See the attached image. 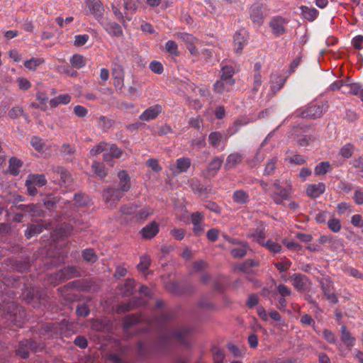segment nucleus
Wrapping results in <instances>:
<instances>
[{
	"label": "nucleus",
	"instance_id": "57",
	"mask_svg": "<svg viewBox=\"0 0 363 363\" xmlns=\"http://www.w3.org/2000/svg\"><path fill=\"white\" fill-rule=\"evenodd\" d=\"M175 36L184 41L186 45L196 41V38L191 34L187 33H177Z\"/></svg>",
	"mask_w": 363,
	"mask_h": 363
},
{
	"label": "nucleus",
	"instance_id": "61",
	"mask_svg": "<svg viewBox=\"0 0 363 363\" xmlns=\"http://www.w3.org/2000/svg\"><path fill=\"white\" fill-rule=\"evenodd\" d=\"M153 213V209L150 208H143L136 213L138 220H145L149 216Z\"/></svg>",
	"mask_w": 363,
	"mask_h": 363
},
{
	"label": "nucleus",
	"instance_id": "64",
	"mask_svg": "<svg viewBox=\"0 0 363 363\" xmlns=\"http://www.w3.org/2000/svg\"><path fill=\"white\" fill-rule=\"evenodd\" d=\"M225 355L223 352L218 348L213 350V362L214 363H223Z\"/></svg>",
	"mask_w": 363,
	"mask_h": 363
},
{
	"label": "nucleus",
	"instance_id": "46",
	"mask_svg": "<svg viewBox=\"0 0 363 363\" xmlns=\"http://www.w3.org/2000/svg\"><path fill=\"white\" fill-rule=\"evenodd\" d=\"M257 266H258L257 262H256L253 259H249L245 260L242 264H239L237 267V268L242 272L249 273L250 268L257 267Z\"/></svg>",
	"mask_w": 363,
	"mask_h": 363
},
{
	"label": "nucleus",
	"instance_id": "32",
	"mask_svg": "<svg viewBox=\"0 0 363 363\" xmlns=\"http://www.w3.org/2000/svg\"><path fill=\"white\" fill-rule=\"evenodd\" d=\"M112 75L117 84L123 83L124 78V70L121 65L114 63L112 66Z\"/></svg>",
	"mask_w": 363,
	"mask_h": 363
},
{
	"label": "nucleus",
	"instance_id": "21",
	"mask_svg": "<svg viewBox=\"0 0 363 363\" xmlns=\"http://www.w3.org/2000/svg\"><path fill=\"white\" fill-rule=\"evenodd\" d=\"M121 153V150L115 144H108L104 153V160L109 162L114 158H119Z\"/></svg>",
	"mask_w": 363,
	"mask_h": 363
},
{
	"label": "nucleus",
	"instance_id": "47",
	"mask_svg": "<svg viewBox=\"0 0 363 363\" xmlns=\"http://www.w3.org/2000/svg\"><path fill=\"white\" fill-rule=\"evenodd\" d=\"M28 180L38 186H43L47 182L43 174H30L28 176Z\"/></svg>",
	"mask_w": 363,
	"mask_h": 363
},
{
	"label": "nucleus",
	"instance_id": "31",
	"mask_svg": "<svg viewBox=\"0 0 363 363\" xmlns=\"http://www.w3.org/2000/svg\"><path fill=\"white\" fill-rule=\"evenodd\" d=\"M71 101V96L69 94H60L50 101L51 107L55 108L59 105L68 104Z\"/></svg>",
	"mask_w": 363,
	"mask_h": 363
},
{
	"label": "nucleus",
	"instance_id": "9",
	"mask_svg": "<svg viewBox=\"0 0 363 363\" xmlns=\"http://www.w3.org/2000/svg\"><path fill=\"white\" fill-rule=\"evenodd\" d=\"M53 182L59 185L69 186L72 182L71 175L68 171L62 167H56L52 169Z\"/></svg>",
	"mask_w": 363,
	"mask_h": 363
},
{
	"label": "nucleus",
	"instance_id": "13",
	"mask_svg": "<svg viewBox=\"0 0 363 363\" xmlns=\"http://www.w3.org/2000/svg\"><path fill=\"white\" fill-rule=\"evenodd\" d=\"M223 163V157H215L212 159V160L208 164L206 169L203 171V174L204 177L206 178H211L215 177L219 169L222 164Z\"/></svg>",
	"mask_w": 363,
	"mask_h": 363
},
{
	"label": "nucleus",
	"instance_id": "51",
	"mask_svg": "<svg viewBox=\"0 0 363 363\" xmlns=\"http://www.w3.org/2000/svg\"><path fill=\"white\" fill-rule=\"evenodd\" d=\"M291 264L289 259L284 257L281 262L274 263V266L279 272H284L290 268Z\"/></svg>",
	"mask_w": 363,
	"mask_h": 363
},
{
	"label": "nucleus",
	"instance_id": "2",
	"mask_svg": "<svg viewBox=\"0 0 363 363\" xmlns=\"http://www.w3.org/2000/svg\"><path fill=\"white\" fill-rule=\"evenodd\" d=\"M0 308V315H2L4 323L7 325H16L21 327L23 321L24 311L18 306L14 302H10L4 304Z\"/></svg>",
	"mask_w": 363,
	"mask_h": 363
},
{
	"label": "nucleus",
	"instance_id": "60",
	"mask_svg": "<svg viewBox=\"0 0 363 363\" xmlns=\"http://www.w3.org/2000/svg\"><path fill=\"white\" fill-rule=\"evenodd\" d=\"M74 200L75 203L79 206H86L89 201V197L81 193L75 194Z\"/></svg>",
	"mask_w": 363,
	"mask_h": 363
},
{
	"label": "nucleus",
	"instance_id": "40",
	"mask_svg": "<svg viewBox=\"0 0 363 363\" xmlns=\"http://www.w3.org/2000/svg\"><path fill=\"white\" fill-rule=\"evenodd\" d=\"M44 60L40 57H33L24 62V66L26 69L35 71L38 66L44 63Z\"/></svg>",
	"mask_w": 363,
	"mask_h": 363
},
{
	"label": "nucleus",
	"instance_id": "39",
	"mask_svg": "<svg viewBox=\"0 0 363 363\" xmlns=\"http://www.w3.org/2000/svg\"><path fill=\"white\" fill-rule=\"evenodd\" d=\"M235 74L234 68L230 65H223L221 67L220 78L227 81H235L233 76Z\"/></svg>",
	"mask_w": 363,
	"mask_h": 363
},
{
	"label": "nucleus",
	"instance_id": "54",
	"mask_svg": "<svg viewBox=\"0 0 363 363\" xmlns=\"http://www.w3.org/2000/svg\"><path fill=\"white\" fill-rule=\"evenodd\" d=\"M140 321V318L133 315H128L125 317L123 321V328L125 330H128L131 326L138 323Z\"/></svg>",
	"mask_w": 363,
	"mask_h": 363
},
{
	"label": "nucleus",
	"instance_id": "22",
	"mask_svg": "<svg viewBox=\"0 0 363 363\" xmlns=\"http://www.w3.org/2000/svg\"><path fill=\"white\" fill-rule=\"evenodd\" d=\"M234 84L235 81H227L220 78V79L213 84V90L218 94H223L225 91H230Z\"/></svg>",
	"mask_w": 363,
	"mask_h": 363
},
{
	"label": "nucleus",
	"instance_id": "17",
	"mask_svg": "<svg viewBox=\"0 0 363 363\" xmlns=\"http://www.w3.org/2000/svg\"><path fill=\"white\" fill-rule=\"evenodd\" d=\"M291 281L294 287L298 291L306 290L309 284L308 278L301 274H294L291 277Z\"/></svg>",
	"mask_w": 363,
	"mask_h": 363
},
{
	"label": "nucleus",
	"instance_id": "30",
	"mask_svg": "<svg viewBox=\"0 0 363 363\" xmlns=\"http://www.w3.org/2000/svg\"><path fill=\"white\" fill-rule=\"evenodd\" d=\"M145 304V301H128L126 303H121L117 307V312L118 313H125L127 311H129L132 310L134 307L140 306Z\"/></svg>",
	"mask_w": 363,
	"mask_h": 363
},
{
	"label": "nucleus",
	"instance_id": "3",
	"mask_svg": "<svg viewBox=\"0 0 363 363\" xmlns=\"http://www.w3.org/2000/svg\"><path fill=\"white\" fill-rule=\"evenodd\" d=\"M291 135L301 147L310 145L316 140L318 136L315 130L309 125L294 127Z\"/></svg>",
	"mask_w": 363,
	"mask_h": 363
},
{
	"label": "nucleus",
	"instance_id": "29",
	"mask_svg": "<svg viewBox=\"0 0 363 363\" xmlns=\"http://www.w3.org/2000/svg\"><path fill=\"white\" fill-rule=\"evenodd\" d=\"M300 9L303 18L309 21H314L319 13L315 8H310L306 6H301Z\"/></svg>",
	"mask_w": 363,
	"mask_h": 363
},
{
	"label": "nucleus",
	"instance_id": "11",
	"mask_svg": "<svg viewBox=\"0 0 363 363\" xmlns=\"http://www.w3.org/2000/svg\"><path fill=\"white\" fill-rule=\"evenodd\" d=\"M86 7L99 22L103 18L104 8L100 0H86Z\"/></svg>",
	"mask_w": 363,
	"mask_h": 363
},
{
	"label": "nucleus",
	"instance_id": "49",
	"mask_svg": "<svg viewBox=\"0 0 363 363\" xmlns=\"http://www.w3.org/2000/svg\"><path fill=\"white\" fill-rule=\"evenodd\" d=\"M82 257L85 261L91 263H94L98 259V257L93 249L83 250Z\"/></svg>",
	"mask_w": 363,
	"mask_h": 363
},
{
	"label": "nucleus",
	"instance_id": "20",
	"mask_svg": "<svg viewBox=\"0 0 363 363\" xmlns=\"http://www.w3.org/2000/svg\"><path fill=\"white\" fill-rule=\"evenodd\" d=\"M247 237L252 238L253 241L262 246L265 242L266 232L264 228H257L250 230L247 234Z\"/></svg>",
	"mask_w": 363,
	"mask_h": 363
},
{
	"label": "nucleus",
	"instance_id": "43",
	"mask_svg": "<svg viewBox=\"0 0 363 363\" xmlns=\"http://www.w3.org/2000/svg\"><path fill=\"white\" fill-rule=\"evenodd\" d=\"M72 66L76 69H80L86 65V60L81 55H74L70 59Z\"/></svg>",
	"mask_w": 363,
	"mask_h": 363
},
{
	"label": "nucleus",
	"instance_id": "1",
	"mask_svg": "<svg viewBox=\"0 0 363 363\" xmlns=\"http://www.w3.org/2000/svg\"><path fill=\"white\" fill-rule=\"evenodd\" d=\"M169 318L170 315L162 311L160 315L154 319L153 324L157 325L163 330L160 344L164 347L171 342H175L186 347L189 346L191 328L182 326L170 330L165 325L166 322Z\"/></svg>",
	"mask_w": 363,
	"mask_h": 363
},
{
	"label": "nucleus",
	"instance_id": "45",
	"mask_svg": "<svg viewBox=\"0 0 363 363\" xmlns=\"http://www.w3.org/2000/svg\"><path fill=\"white\" fill-rule=\"evenodd\" d=\"M43 230V226L40 224H33L29 226L25 233V235L28 239L40 233Z\"/></svg>",
	"mask_w": 363,
	"mask_h": 363
},
{
	"label": "nucleus",
	"instance_id": "24",
	"mask_svg": "<svg viewBox=\"0 0 363 363\" xmlns=\"http://www.w3.org/2000/svg\"><path fill=\"white\" fill-rule=\"evenodd\" d=\"M263 6L260 3H255L252 5L250 9V18L253 22L261 23L263 19Z\"/></svg>",
	"mask_w": 363,
	"mask_h": 363
},
{
	"label": "nucleus",
	"instance_id": "63",
	"mask_svg": "<svg viewBox=\"0 0 363 363\" xmlns=\"http://www.w3.org/2000/svg\"><path fill=\"white\" fill-rule=\"evenodd\" d=\"M353 200L357 205L363 204V190L360 187L354 189Z\"/></svg>",
	"mask_w": 363,
	"mask_h": 363
},
{
	"label": "nucleus",
	"instance_id": "27",
	"mask_svg": "<svg viewBox=\"0 0 363 363\" xmlns=\"http://www.w3.org/2000/svg\"><path fill=\"white\" fill-rule=\"evenodd\" d=\"M242 155L238 152L230 154L225 163V169L227 170L235 168L242 160Z\"/></svg>",
	"mask_w": 363,
	"mask_h": 363
},
{
	"label": "nucleus",
	"instance_id": "35",
	"mask_svg": "<svg viewBox=\"0 0 363 363\" xmlns=\"http://www.w3.org/2000/svg\"><path fill=\"white\" fill-rule=\"evenodd\" d=\"M22 166L21 160L16 157H11L9 160V172L11 174L16 176L20 172V168Z\"/></svg>",
	"mask_w": 363,
	"mask_h": 363
},
{
	"label": "nucleus",
	"instance_id": "50",
	"mask_svg": "<svg viewBox=\"0 0 363 363\" xmlns=\"http://www.w3.org/2000/svg\"><path fill=\"white\" fill-rule=\"evenodd\" d=\"M165 50L172 56H179V52L178 50V45L174 40H168L165 43Z\"/></svg>",
	"mask_w": 363,
	"mask_h": 363
},
{
	"label": "nucleus",
	"instance_id": "56",
	"mask_svg": "<svg viewBox=\"0 0 363 363\" xmlns=\"http://www.w3.org/2000/svg\"><path fill=\"white\" fill-rule=\"evenodd\" d=\"M328 226L333 233L339 232L342 227L340 220L335 218L328 220Z\"/></svg>",
	"mask_w": 363,
	"mask_h": 363
},
{
	"label": "nucleus",
	"instance_id": "53",
	"mask_svg": "<svg viewBox=\"0 0 363 363\" xmlns=\"http://www.w3.org/2000/svg\"><path fill=\"white\" fill-rule=\"evenodd\" d=\"M150 257L148 255H143L140 257V262L138 264V269L141 272L146 271L150 265Z\"/></svg>",
	"mask_w": 363,
	"mask_h": 363
},
{
	"label": "nucleus",
	"instance_id": "34",
	"mask_svg": "<svg viewBox=\"0 0 363 363\" xmlns=\"http://www.w3.org/2000/svg\"><path fill=\"white\" fill-rule=\"evenodd\" d=\"M331 170L332 167L329 162H321L315 166L314 173L316 176H320L325 174Z\"/></svg>",
	"mask_w": 363,
	"mask_h": 363
},
{
	"label": "nucleus",
	"instance_id": "6",
	"mask_svg": "<svg viewBox=\"0 0 363 363\" xmlns=\"http://www.w3.org/2000/svg\"><path fill=\"white\" fill-rule=\"evenodd\" d=\"M288 23L289 21L286 18L281 16H274L270 20L269 26L272 34L278 38L286 33Z\"/></svg>",
	"mask_w": 363,
	"mask_h": 363
},
{
	"label": "nucleus",
	"instance_id": "52",
	"mask_svg": "<svg viewBox=\"0 0 363 363\" xmlns=\"http://www.w3.org/2000/svg\"><path fill=\"white\" fill-rule=\"evenodd\" d=\"M19 208L23 211L30 213L31 216H40V210L35 204H30L28 206L21 205V206H19Z\"/></svg>",
	"mask_w": 363,
	"mask_h": 363
},
{
	"label": "nucleus",
	"instance_id": "41",
	"mask_svg": "<svg viewBox=\"0 0 363 363\" xmlns=\"http://www.w3.org/2000/svg\"><path fill=\"white\" fill-rule=\"evenodd\" d=\"M91 168L94 173L101 179H103L107 175V170L103 164L99 162H94Z\"/></svg>",
	"mask_w": 363,
	"mask_h": 363
},
{
	"label": "nucleus",
	"instance_id": "8",
	"mask_svg": "<svg viewBox=\"0 0 363 363\" xmlns=\"http://www.w3.org/2000/svg\"><path fill=\"white\" fill-rule=\"evenodd\" d=\"M43 347L36 342L30 340H25L21 341L19 344V347L16 350V354L19 355L23 359H26L29 356L28 350L37 352L41 350Z\"/></svg>",
	"mask_w": 363,
	"mask_h": 363
},
{
	"label": "nucleus",
	"instance_id": "58",
	"mask_svg": "<svg viewBox=\"0 0 363 363\" xmlns=\"http://www.w3.org/2000/svg\"><path fill=\"white\" fill-rule=\"evenodd\" d=\"M289 163L294 164L296 165H301L306 163V160L303 155H294L291 157H289L286 159Z\"/></svg>",
	"mask_w": 363,
	"mask_h": 363
},
{
	"label": "nucleus",
	"instance_id": "55",
	"mask_svg": "<svg viewBox=\"0 0 363 363\" xmlns=\"http://www.w3.org/2000/svg\"><path fill=\"white\" fill-rule=\"evenodd\" d=\"M353 152L354 146L350 143H347L341 148L340 155L344 158H350L352 155Z\"/></svg>",
	"mask_w": 363,
	"mask_h": 363
},
{
	"label": "nucleus",
	"instance_id": "23",
	"mask_svg": "<svg viewBox=\"0 0 363 363\" xmlns=\"http://www.w3.org/2000/svg\"><path fill=\"white\" fill-rule=\"evenodd\" d=\"M286 79L278 74H272L270 76V87L273 94H275L284 85Z\"/></svg>",
	"mask_w": 363,
	"mask_h": 363
},
{
	"label": "nucleus",
	"instance_id": "15",
	"mask_svg": "<svg viewBox=\"0 0 363 363\" xmlns=\"http://www.w3.org/2000/svg\"><path fill=\"white\" fill-rule=\"evenodd\" d=\"M56 277L60 281H64L74 277H80V272L73 266H68L56 273Z\"/></svg>",
	"mask_w": 363,
	"mask_h": 363
},
{
	"label": "nucleus",
	"instance_id": "18",
	"mask_svg": "<svg viewBox=\"0 0 363 363\" xmlns=\"http://www.w3.org/2000/svg\"><path fill=\"white\" fill-rule=\"evenodd\" d=\"M160 228L159 225L155 221H152L143 228L140 233L143 238L148 240L152 239L159 233Z\"/></svg>",
	"mask_w": 363,
	"mask_h": 363
},
{
	"label": "nucleus",
	"instance_id": "48",
	"mask_svg": "<svg viewBox=\"0 0 363 363\" xmlns=\"http://www.w3.org/2000/svg\"><path fill=\"white\" fill-rule=\"evenodd\" d=\"M345 90H343L344 93H350L352 95L359 96L361 95V92L362 91V88L358 85L357 84H345Z\"/></svg>",
	"mask_w": 363,
	"mask_h": 363
},
{
	"label": "nucleus",
	"instance_id": "12",
	"mask_svg": "<svg viewBox=\"0 0 363 363\" xmlns=\"http://www.w3.org/2000/svg\"><path fill=\"white\" fill-rule=\"evenodd\" d=\"M99 23L110 36L116 38L123 37L122 27L116 22L107 21L106 22L100 21Z\"/></svg>",
	"mask_w": 363,
	"mask_h": 363
},
{
	"label": "nucleus",
	"instance_id": "14",
	"mask_svg": "<svg viewBox=\"0 0 363 363\" xmlns=\"http://www.w3.org/2000/svg\"><path fill=\"white\" fill-rule=\"evenodd\" d=\"M248 33L245 29H240L234 36V46L236 52L242 51L245 45L247 43Z\"/></svg>",
	"mask_w": 363,
	"mask_h": 363
},
{
	"label": "nucleus",
	"instance_id": "16",
	"mask_svg": "<svg viewBox=\"0 0 363 363\" xmlns=\"http://www.w3.org/2000/svg\"><path fill=\"white\" fill-rule=\"evenodd\" d=\"M162 107L160 104H156L153 106H151L147 108L145 111L142 113L140 116V120L143 121H149L151 120L155 119L158 115L162 113Z\"/></svg>",
	"mask_w": 363,
	"mask_h": 363
},
{
	"label": "nucleus",
	"instance_id": "7",
	"mask_svg": "<svg viewBox=\"0 0 363 363\" xmlns=\"http://www.w3.org/2000/svg\"><path fill=\"white\" fill-rule=\"evenodd\" d=\"M126 191H122L121 188L117 186H111L106 189L103 193V196L105 201L109 203L112 207L118 202L121 198L123 197Z\"/></svg>",
	"mask_w": 363,
	"mask_h": 363
},
{
	"label": "nucleus",
	"instance_id": "62",
	"mask_svg": "<svg viewBox=\"0 0 363 363\" xmlns=\"http://www.w3.org/2000/svg\"><path fill=\"white\" fill-rule=\"evenodd\" d=\"M277 161V160L276 158H273L267 162V164H266L265 169H264L265 174L272 175L274 174V172L276 169Z\"/></svg>",
	"mask_w": 363,
	"mask_h": 363
},
{
	"label": "nucleus",
	"instance_id": "42",
	"mask_svg": "<svg viewBox=\"0 0 363 363\" xmlns=\"http://www.w3.org/2000/svg\"><path fill=\"white\" fill-rule=\"evenodd\" d=\"M176 165L179 172H185L190 167L191 160L188 157L179 158L176 161Z\"/></svg>",
	"mask_w": 363,
	"mask_h": 363
},
{
	"label": "nucleus",
	"instance_id": "25",
	"mask_svg": "<svg viewBox=\"0 0 363 363\" xmlns=\"http://www.w3.org/2000/svg\"><path fill=\"white\" fill-rule=\"evenodd\" d=\"M226 140L227 138L218 131L212 132L208 135L209 144L215 148H218Z\"/></svg>",
	"mask_w": 363,
	"mask_h": 363
},
{
	"label": "nucleus",
	"instance_id": "10",
	"mask_svg": "<svg viewBox=\"0 0 363 363\" xmlns=\"http://www.w3.org/2000/svg\"><path fill=\"white\" fill-rule=\"evenodd\" d=\"M319 283L323 294L326 299L333 304L337 303L338 302V298L333 292L334 286L333 281L329 279H321Z\"/></svg>",
	"mask_w": 363,
	"mask_h": 363
},
{
	"label": "nucleus",
	"instance_id": "26",
	"mask_svg": "<svg viewBox=\"0 0 363 363\" xmlns=\"http://www.w3.org/2000/svg\"><path fill=\"white\" fill-rule=\"evenodd\" d=\"M119 182L118 186L121 188L122 191L128 192L130 189V177L127 171L121 170L118 173Z\"/></svg>",
	"mask_w": 363,
	"mask_h": 363
},
{
	"label": "nucleus",
	"instance_id": "44",
	"mask_svg": "<svg viewBox=\"0 0 363 363\" xmlns=\"http://www.w3.org/2000/svg\"><path fill=\"white\" fill-rule=\"evenodd\" d=\"M24 298L28 303L31 302L33 299L37 298L38 300L43 299L41 294H39L38 290L34 288H31L24 293Z\"/></svg>",
	"mask_w": 363,
	"mask_h": 363
},
{
	"label": "nucleus",
	"instance_id": "19",
	"mask_svg": "<svg viewBox=\"0 0 363 363\" xmlns=\"http://www.w3.org/2000/svg\"><path fill=\"white\" fill-rule=\"evenodd\" d=\"M325 191V185L323 182L311 184L307 186L306 194L312 199L319 197Z\"/></svg>",
	"mask_w": 363,
	"mask_h": 363
},
{
	"label": "nucleus",
	"instance_id": "5",
	"mask_svg": "<svg viewBox=\"0 0 363 363\" xmlns=\"http://www.w3.org/2000/svg\"><path fill=\"white\" fill-rule=\"evenodd\" d=\"M328 106L326 104H311L306 109L297 110L293 116L296 117L309 118L315 119L320 118L323 112L326 111Z\"/></svg>",
	"mask_w": 363,
	"mask_h": 363
},
{
	"label": "nucleus",
	"instance_id": "4",
	"mask_svg": "<svg viewBox=\"0 0 363 363\" xmlns=\"http://www.w3.org/2000/svg\"><path fill=\"white\" fill-rule=\"evenodd\" d=\"M273 193L272 198L277 204H282L284 201L289 200L292 192V187L290 183L286 182L285 186L280 184V181L277 180L273 184Z\"/></svg>",
	"mask_w": 363,
	"mask_h": 363
},
{
	"label": "nucleus",
	"instance_id": "59",
	"mask_svg": "<svg viewBox=\"0 0 363 363\" xmlns=\"http://www.w3.org/2000/svg\"><path fill=\"white\" fill-rule=\"evenodd\" d=\"M91 328L95 331H104L106 329V323L103 320H94L91 322Z\"/></svg>",
	"mask_w": 363,
	"mask_h": 363
},
{
	"label": "nucleus",
	"instance_id": "38",
	"mask_svg": "<svg viewBox=\"0 0 363 363\" xmlns=\"http://www.w3.org/2000/svg\"><path fill=\"white\" fill-rule=\"evenodd\" d=\"M233 199L237 203L244 204L248 201L249 195L243 190H237L233 193Z\"/></svg>",
	"mask_w": 363,
	"mask_h": 363
},
{
	"label": "nucleus",
	"instance_id": "33",
	"mask_svg": "<svg viewBox=\"0 0 363 363\" xmlns=\"http://www.w3.org/2000/svg\"><path fill=\"white\" fill-rule=\"evenodd\" d=\"M262 246L274 254L280 253L283 250L282 246L279 243L272 240H265Z\"/></svg>",
	"mask_w": 363,
	"mask_h": 363
},
{
	"label": "nucleus",
	"instance_id": "36",
	"mask_svg": "<svg viewBox=\"0 0 363 363\" xmlns=\"http://www.w3.org/2000/svg\"><path fill=\"white\" fill-rule=\"evenodd\" d=\"M135 288V281L133 279H127L123 285L120 288L121 294L123 296H128L132 294Z\"/></svg>",
	"mask_w": 363,
	"mask_h": 363
},
{
	"label": "nucleus",
	"instance_id": "37",
	"mask_svg": "<svg viewBox=\"0 0 363 363\" xmlns=\"http://www.w3.org/2000/svg\"><path fill=\"white\" fill-rule=\"evenodd\" d=\"M250 249L248 243L246 242L240 245V247L233 248L231 250V255L235 258H241L247 255V250Z\"/></svg>",
	"mask_w": 363,
	"mask_h": 363
},
{
	"label": "nucleus",
	"instance_id": "28",
	"mask_svg": "<svg viewBox=\"0 0 363 363\" xmlns=\"http://www.w3.org/2000/svg\"><path fill=\"white\" fill-rule=\"evenodd\" d=\"M341 340L347 348L353 347L355 342V338L352 336L345 325L341 327Z\"/></svg>",
	"mask_w": 363,
	"mask_h": 363
}]
</instances>
